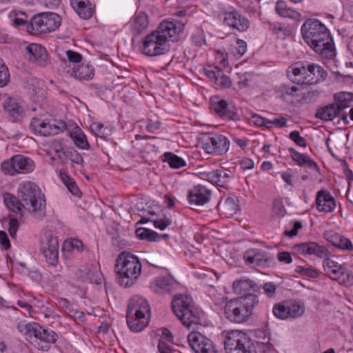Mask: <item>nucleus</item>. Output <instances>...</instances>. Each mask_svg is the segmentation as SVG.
<instances>
[{
    "label": "nucleus",
    "instance_id": "1",
    "mask_svg": "<svg viewBox=\"0 0 353 353\" xmlns=\"http://www.w3.org/2000/svg\"><path fill=\"white\" fill-rule=\"evenodd\" d=\"M301 30L304 41L317 54L326 59H332L335 56L332 37L320 21L308 19L302 25Z\"/></svg>",
    "mask_w": 353,
    "mask_h": 353
},
{
    "label": "nucleus",
    "instance_id": "2",
    "mask_svg": "<svg viewBox=\"0 0 353 353\" xmlns=\"http://www.w3.org/2000/svg\"><path fill=\"white\" fill-rule=\"evenodd\" d=\"M17 194L26 210L34 217L42 219L46 216L45 196L37 184L32 181H24L20 183Z\"/></svg>",
    "mask_w": 353,
    "mask_h": 353
},
{
    "label": "nucleus",
    "instance_id": "3",
    "mask_svg": "<svg viewBox=\"0 0 353 353\" xmlns=\"http://www.w3.org/2000/svg\"><path fill=\"white\" fill-rule=\"evenodd\" d=\"M172 309L182 324L188 329L195 330L201 325L203 313L195 305L192 299L186 295L177 294L172 301Z\"/></svg>",
    "mask_w": 353,
    "mask_h": 353
},
{
    "label": "nucleus",
    "instance_id": "4",
    "mask_svg": "<svg viewBox=\"0 0 353 353\" xmlns=\"http://www.w3.org/2000/svg\"><path fill=\"white\" fill-rule=\"evenodd\" d=\"M259 301L258 296L254 294L232 299L227 301L225 305V318L232 323H245L252 316L253 310Z\"/></svg>",
    "mask_w": 353,
    "mask_h": 353
},
{
    "label": "nucleus",
    "instance_id": "5",
    "mask_svg": "<svg viewBox=\"0 0 353 353\" xmlns=\"http://www.w3.org/2000/svg\"><path fill=\"white\" fill-rule=\"evenodd\" d=\"M116 269L119 285L127 288L137 281L141 274L142 265L137 256L123 251L117 259Z\"/></svg>",
    "mask_w": 353,
    "mask_h": 353
},
{
    "label": "nucleus",
    "instance_id": "6",
    "mask_svg": "<svg viewBox=\"0 0 353 353\" xmlns=\"http://www.w3.org/2000/svg\"><path fill=\"white\" fill-rule=\"evenodd\" d=\"M61 24V17L57 13L46 12L34 15L27 26L32 34H46L57 30Z\"/></svg>",
    "mask_w": 353,
    "mask_h": 353
},
{
    "label": "nucleus",
    "instance_id": "7",
    "mask_svg": "<svg viewBox=\"0 0 353 353\" xmlns=\"http://www.w3.org/2000/svg\"><path fill=\"white\" fill-rule=\"evenodd\" d=\"M225 348L227 353H257L250 338L240 330H232L228 334Z\"/></svg>",
    "mask_w": 353,
    "mask_h": 353
},
{
    "label": "nucleus",
    "instance_id": "8",
    "mask_svg": "<svg viewBox=\"0 0 353 353\" xmlns=\"http://www.w3.org/2000/svg\"><path fill=\"white\" fill-rule=\"evenodd\" d=\"M2 171L11 176L17 174H27L33 171L34 163L29 157L16 154L1 163Z\"/></svg>",
    "mask_w": 353,
    "mask_h": 353
},
{
    "label": "nucleus",
    "instance_id": "9",
    "mask_svg": "<svg viewBox=\"0 0 353 353\" xmlns=\"http://www.w3.org/2000/svg\"><path fill=\"white\" fill-rule=\"evenodd\" d=\"M323 270L327 276L340 285H347L351 282V274L345 263H340L330 258L323 261Z\"/></svg>",
    "mask_w": 353,
    "mask_h": 353
},
{
    "label": "nucleus",
    "instance_id": "10",
    "mask_svg": "<svg viewBox=\"0 0 353 353\" xmlns=\"http://www.w3.org/2000/svg\"><path fill=\"white\" fill-rule=\"evenodd\" d=\"M169 49L168 44L160 38L154 31L142 39L141 50L143 54L149 57H154L165 54Z\"/></svg>",
    "mask_w": 353,
    "mask_h": 353
},
{
    "label": "nucleus",
    "instance_id": "11",
    "mask_svg": "<svg viewBox=\"0 0 353 353\" xmlns=\"http://www.w3.org/2000/svg\"><path fill=\"white\" fill-rule=\"evenodd\" d=\"M41 250L46 261L56 265L59 259V241L58 236L51 230L45 232L41 245Z\"/></svg>",
    "mask_w": 353,
    "mask_h": 353
},
{
    "label": "nucleus",
    "instance_id": "12",
    "mask_svg": "<svg viewBox=\"0 0 353 353\" xmlns=\"http://www.w3.org/2000/svg\"><path fill=\"white\" fill-rule=\"evenodd\" d=\"M304 311V305L296 301H285L276 303L272 309L274 316L280 319L300 317L303 314Z\"/></svg>",
    "mask_w": 353,
    "mask_h": 353
},
{
    "label": "nucleus",
    "instance_id": "13",
    "mask_svg": "<svg viewBox=\"0 0 353 353\" xmlns=\"http://www.w3.org/2000/svg\"><path fill=\"white\" fill-rule=\"evenodd\" d=\"M188 341L196 353H217L213 342L200 332H192L188 336Z\"/></svg>",
    "mask_w": 353,
    "mask_h": 353
},
{
    "label": "nucleus",
    "instance_id": "14",
    "mask_svg": "<svg viewBox=\"0 0 353 353\" xmlns=\"http://www.w3.org/2000/svg\"><path fill=\"white\" fill-rule=\"evenodd\" d=\"M183 26L184 24L179 21L164 20L154 32L168 44L169 41H174L176 36L182 32Z\"/></svg>",
    "mask_w": 353,
    "mask_h": 353
},
{
    "label": "nucleus",
    "instance_id": "15",
    "mask_svg": "<svg viewBox=\"0 0 353 353\" xmlns=\"http://www.w3.org/2000/svg\"><path fill=\"white\" fill-rule=\"evenodd\" d=\"M230 147L229 140L221 134H212L204 143L203 148L208 154L222 155L226 153Z\"/></svg>",
    "mask_w": 353,
    "mask_h": 353
},
{
    "label": "nucleus",
    "instance_id": "16",
    "mask_svg": "<svg viewBox=\"0 0 353 353\" xmlns=\"http://www.w3.org/2000/svg\"><path fill=\"white\" fill-rule=\"evenodd\" d=\"M309 66V61H297L288 68L287 76L291 81L295 83L308 84Z\"/></svg>",
    "mask_w": 353,
    "mask_h": 353
},
{
    "label": "nucleus",
    "instance_id": "17",
    "mask_svg": "<svg viewBox=\"0 0 353 353\" xmlns=\"http://www.w3.org/2000/svg\"><path fill=\"white\" fill-rule=\"evenodd\" d=\"M293 250L300 254H314L323 261L330 259L331 252L325 246H321L315 242L302 243L294 245Z\"/></svg>",
    "mask_w": 353,
    "mask_h": 353
},
{
    "label": "nucleus",
    "instance_id": "18",
    "mask_svg": "<svg viewBox=\"0 0 353 353\" xmlns=\"http://www.w3.org/2000/svg\"><path fill=\"white\" fill-rule=\"evenodd\" d=\"M25 57L33 64L45 66L48 62V54L46 49L41 45L30 43L26 47Z\"/></svg>",
    "mask_w": 353,
    "mask_h": 353
},
{
    "label": "nucleus",
    "instance_id": "19",
    "mask_svg": "<svg viewBox=\"0 0 353 353\" xmlns=\"http://www.w3.org/2000/svg\"><path fill=\"white\" fill-rule=\"evenodd\" d=\"M244 259L248 264L261 268L269 267L273 260V257L266 252L260 249H250L244 254Z\"/></svg>",
    "mask_w": 353,
    "mask_h": 353
},
{
    "label": "nucleus",
    "instance_id": "20",
    "mask_svg": "<svg viewBox=\"0 0 353 353\" xmlns=\"http://www.w3.org/2000/svg\"><path fill=\"white\" fill-rule=\"evenodd\" d=\"M223 23L239 32H245L250 26L249 20L236 10L224 12Z\"/></svg>",
    "mask_w": 353,
    "mask_h": 353
},
{
    "label": "nucleus",
    "instance_id": "21",
    "mask_svg": "<svg viewBox=\"0 0 353 353\" xmlns=\"http://www.w3.org/2000/svg\"><path fill=\"white\" fill-rule=\"evenodd\" d=\"M203 179L212 184L227 188L230 180L234 177L233 172L230 170L219 169L202 173Z\"/></svg>",
    "mask_w": 353,
    "mask_h": 353
},
{
    "label": "nucleus",
    "instance_id": "22",
    "mask_svg": "<svg viewBox=\"0 0 353 353\" xmlns=\"http://www.w3.org/2000/svg\"><path fill=\"white\" fill-rule=\"evenodd\" d=\"M212 109L217 115L225 120H235L237 118V112L232 106H229L226 101L218 97L210 99Z\"/></svg>",
    "mask_w": 353,
    "mask_h": 353
},
{
    "label": "nucleus",
    "instance_id": "23",
    "mask_svg": "<svg viewBox=\"0 0 353 353\" xmlns=\"http://www.w3.org/2000/svg\"><path fill=\"white\" fill-rule=\"evenodd\" d=\"M212 191L207 187L198 185L188 192L189 203L194 205H204L211 199Z\"/></svg>",
    "mask_w": 353,
    "mask_h": 353
},
{
    "label": "nucleus",
    "instance_id": "24",
    "mask_svg": "<svg viewBox=\"0 0 353 353\" xmlns=\"http://www.w3.org/2000/svg\"><path fill=\"white\" fill-rule=\"evenodd\" d=\"M127 313L150 318V308L147 300L143 296H134L129 302Z\"/></svg>",
    "mask_w": 353,
    "mask_h": 353
},
{
    "label": "nucleus",
    "instance_id": "25",
    "mask_svg": "<svg viewBox=\"0 0 353 353\" xmlns=\"http://www.w3.org/2000/svg\"><path fill=\"white\" fill-rule=\"evenodd\" d=\"M249 120L254 125L258 127H265L267 129H271L272 128H282L285 126L287 123V119L283 117H274L272 119H268L255 113L250 114Z\"/></svg>",
    "mask_w": 353,
    "mask_h": 353
},
{
    "label": "nucleus",
    "instance_id": "26",
    "mask_svg": "<svg viewBox=\"0 0 353 353\" xmlns=\"http://www.w3.org/2000/svg\"><path fill=\"white\" fill-rule=\"evenodd\" d=\"M316 205L319 212L328 213L335 208L336 202L328 191L321 190L316 194Z\"/></svg>",
    "mask_w": 353,
    "mask_h": 353
},
{
    "label": "nucleus",
    "instance_id": "27",
    "mask_svg": "<svg viewBox=\"0 0 353 353\" xmlns=\"http://www.w3.org/2000/svg\"><path fill=\"white\" fill-rule=\"evenodd\" d=\"M232 288L233 292L236 294L245 293L246 295L251 294L250 291L257 292L259 290L257 284L254 281L246 277L235 280L233 283Z\"/></svg>",
    "mask_w": 353,
    "mask_h": 353
},
{
    "label": "nucleus",
    "instance_id": "28",
    "mask_svg": "<svg viewBox=\"0 0 353 353\" xmlns=\"http://www.w3.org/2000/svg\"><path fill=\"white\" fill-rule=\"evenodd\" d=\"M3 105L5 111L13 121H19L23 118L24 110L17 99L12 97L8 98L4 101Z\"/></svg>",
    "mask_w": 353,
    "mask_h": 353
},
{
    "label": "nucleus",
    "instance_id": "29",
    "mask_svg": "<svg viewBox=\"0 0 353 353\" xmlns=\"http://www.w3.org/2000/svg\"><path fill=\"white\" fill-rule=\"evenodd\" d=\"M70 5L75 12L83 19L92 17L94 9L89 0H70Z\"/></svg>",
    "mask_w": 353,
    "mask_h": 353
},
{
    "label": "nucleus",
    "instance_id": "30",
    "mask_svg": "<svg viewBox=\"0 0 353 353\" xmlns=\"http://www.w3.org/2000/svg\"><path fill=\"white\" fill-rule=\"evenodd\" d=\"M70 77L79 80H90L94 76V68L88 63H81L76 68H72L68 70Z\"/></svg>",
    "mask_w": 353,
    "mask_h": 353
},
{
    "label": "nucleus",
    "instance_id": "31",
    "mask_svg": "<svg viewBox=\"0 0 353 353\" xmlns=\"http://www.w3.org/2000/svg\"><path fill=\"white\" fill-rule=\"evenodd\" d=\"M288 151L290 152L291 158L297 165L300 166H305L312 170L319 172L320 168L309 157L301 154L293 148H289Z\"/></svg>",
    "mask_w": 353,
    "mask_h": 353
},
{
    "label": "nucleus",
    "instance_id": "32",
    "mask_svg": "<svg viewBox=\"0 0 353 353\" xmlns=\"http://www.w3.org/2000/svg\"><path fill=\"white\" fill-rule=\"evenodd\" d=\"M327 76V71L321 65L310 62L308 70V85L316 84L323 81Z\"/></svg>",
    "mask_w": 353,
    "mask_h": 353
},
{
    "label": "nucleus",
    "instance_id": "33",
    "mask_svg": "<svg viewBox=\"0 0 353 353\" xmlns=\"http://www.w3.org/2000/svg\"><path fill=\"white\" fill-rule=\"evenodd\" d=\"M83 272V281H88L90 283L101 284L102 281V274L99 270L98 264H91L88 265L83 270H81Z\"/></svg>",
    "mask_w": 353,
    "mask_h": 353
},
{
    "label": "nucleus",
    "instance_id": "34",
    "mask_svg": "<svg viewBox=\"0 0 353 353\" xmlns=\"http://www.w3.org/2000/svg\"><path fill=\"white\" fill-rule=\"evenodd\" d=\"M130 29L133 34H140L145 30L149 25L148 15L145 12L137 14L129 22Z\"/></svg>",
    "mask_w": 353,
    "mask_h": 353
},
{
    "label": "nucleus",
    "instance_id": "35",
    "mask_svg": "<svg viewBox=\"0 0 353 353\" xmlns=\"http://www.w3.org/2000/svg\"><path fill=\"white\" fill-rule=\"evenodd\" d=\"M276 12L282 17L292 19L295 21H300L301 14L292 8L288 7L286 2L283 0H279L275 6Z\"/></svg>",
    "mask_w": 353,
    "mask_h": 353
},
{
    "label": "nucleus",
    "instance_id": "36",
    "mask_svg": "<svg viewBox=\"0 0 353 353\" xmlns=\"http://www.w3.org/2000/svg\"><path fill=\"white\" fill-rule=\"evenodd\" d=\"M127 323L131 331L134 332H139L142 331L148 323V316L131 315L127 313Z\"/></svg>",
    "mask_w": 353,
    "mask_h": 353
},
{
    "label": "nucleus",
    "instance_id": "37",
    "mask_svg": "<svg viewBox=\"0 0 353 353\" xmlns=\"http://www.w3.org/2000/svg\"><path fill=\"white\" fill-rule=\"evenodd\" d=\"M174 344L173 336L167 328L161 330V338L158 344L159 353H172V345Z\"/></svg>",
    "mask_w": 353,
    "mask_h": 353
},
{
    "label": "nucleus",
    "instance_id": "38",
    "mask_svg": "<svg viewBox=\"0 0 353 353\" xmlns=\"http://www.w3.org/2000/svg\"><path fill=\"white\" fill-rule=\"evenodd\" d=\"M172 285V279L166 276L158 277L151 282L150 288L157 294H163L170 292Z\"/></svg>",
    "mask_w": 353,
    "mask_h": 353
},
{
    "label": "nucleus",
    "instance_id": "39",
    "mask_svg": "<svg viewBox=\"0 0 353 353\" xmlns=\"http://www.w3.org/2000/svg\"><path fill=\"white\" fill-rule=\"evenodd\" d=\"M4 203L6 207L13 212L19 213L20 216H23L24 210L26 208L19 197L17 198L10 193H6L4 194Z\"/></svg>",
    "mask_w": 353,
    "mask_h": 353
},
{
    "label": "nucleus",
    "instance_id": "40",
    "mask_svg": "<svg viewBox=\"0 0 353 353\" xmlns=\"http://www.w3.org/2000/svg\"><path fill=\"white\" fill-rule=\"evenodd\" d=\"M334 104L338 110H341L353 105V93L349 92H341L334 95Z\"/></svg>",
    "mask_w": 353,
    "mask_h": 353
},
{
    "label": "nucleus",
    "instance_id": "41",
    "mask_svg": "<svg viewBox=\"0 0 353 353\" xmlns=\"http://www.w3.org/2000/svg\"><path fill=\"white\" fill-rule=\"evenodd\" d=\"M238 201L236 196H228L224 201H221L218 207L221 208L226 216H231L239 210Z\"/></svg>",
    "mask_w": 353,
    "mask_h": 353
},
{
    "label": "nucleus",
    "instance_id": "42",
    "mask_svg": "<svg viewBox=\"0 0 353 353\" xmlns=\"http://www.w3.org/2000/svg\"><path fill=\"white\" fill-rule=\"evenodd\" d=\"M334 103H332L319 108L316 117L324 121H332L339 113Z\"/></svg>",
    "mask_w": 353,
    "mask_h": 353
},
{
    "label": "nucleus",
    "instance_id": "43",
    "mask_svg": "<svg viewBox=\"0 0 353 353\" xmlns=\"http://www.w3.org/2000/svg\"><path fill=\"white\" fill-rule=\"evenodd\" d=\"M42 330V326L37 323H31L25 325L21 332L23 333L26 339L31 342H37Z\"/></svg>",
    "mask_w": 353,
    "mask_h": 353
},
{
    "label": "nucleus",
    "instance_id": "44",
    "mask_svg": "<svg viewBox=\"0 0 353 353\" xmlns=\"http://www.w3.org/2000/svg\"><path fill=\"white\" fill-rule=\"evenodd\" d=\"M61 156L59 155V159L62 163L69 159L72 164L82 165L83 163V159L81 155L74 148H68L65 149V152H61Z\"/></svg>",
    "mask_w": 353,
    "mask_h": 353
},
{
    "label": "nucleus",
    "instance_id": "45",
    "mask_svg": "<svg viewBox=\"0 0 353 353\" xmlns=\"http://www.w3.org/2000/svg\"><path fill=\"white\" fill-rule=\"evenodd\" d=\"M52 128L63 132H78L81 130L78 125L73 121H68L67 123L62 120L53 119Z\"/></svg>",
    "mask_w": 353,
    "mask_h": 353
},
{
    "label": "nucleus",
    "instance_id": "46",
    "mask_svg": "<svg viewBox=\"0 0 353 353\" xmlns=\"http://www.w3.org/2000/svg\"><path fill=\"white\" fill-rule=\"evenodd\" d=\"M52 123L53 119L46 121V119L34 117L30 123V128L33 131V132H41L42 130L44 132L48 130H56V129L52 128L51 125Z\"/></svg>",
    "mask_w": 353,
    "mask_h": 353
},
{
    "label": "nucleus",
    "instance_id": "47",
    "mask_svg": "<svg viewBox=\"0 0 353 353\" xmlns=\"http://www.w3.org/2000/svg\"><path fill=\"white\" fill-rule=\"evenodd\" d=\"M57 334L51 330L45 329L42 327V330H41V334L39 335L38 341H40L41 343H44V345L41 346V349L43 350L48 349V343H54L57 339Z\"/></svg>",
    "mask_w": 353,
    "mask_h": 353
},
{
    "label": "nucleus",
    "instance_id": "48",
    "mask_svg": "<svg viewBox=\"0 0 353 353\" xmlns=\"http://www.w3.org/2000/svg\"><path fill=\"white\" fill-rule=\"evenodd\" d=\"M136 235L140 239L148 241H157L160 239L159 235L156 232L147 228L137 229Z\"/></svg>",
    "mask_w": 353,
    "mask_h": 353
},
{
    "label": "nucleus",
    "instance_id": "49",
    "mask_svg": "<svg viewBox=\"0 0 353 353\" xmlns=\"http://www.w3.org/2000/svg\"><path fill=\"white\" fill-rule=\"evenodd\" d=\"M276 91L280 94L281 98H285V96L296 97L299 91V88L295 85H290L285 83H281L276 87Z\"/></svg>",
    "mask_w": 353,
    "mask_h": 353
},
{
    "label": "nucleus",
    "instance_id": "50",
    "mask_svg": "<svg viewBox=\"0 0 353 353\" xmlns=\"http://www.w3.org/2000/svg\"><path fill=\"white\" fill-rule=\"evenodd\" d=\"M165 161L168 163L172 168L178 169L186 165L183 159L178 157L172 152H165L164 154Z\"/></svg>",
    "mask_w": 353,
    "mask_h": 353
},
{
    "label": "nucleus",
    "instance_id": "51",
    "mask_svg": "<svg viewBox=\"0 0 353 353\" xmlns=\"http://www.w3.org/2000/svg\"><path fill=\"white\" fill-rule=\"evenodd\" d=\"M247 51V43L242 39H236L235 43L231 46V53L235 57H242Z\"/></svg>",
    "mask_w": 353,
    "mask_h": 353
},
{
    "label": "nucleus",
    "instance_id": "52",
    "mask_svg": "<svg viewBox=\"0 0 353 353\" xmlns=\"http://www.w3.org/2000/svg\"><path fill=\"white\" fill-rule=\"evenodd\" d=\"M70 136L77 147L80 149H88L89 143L85 134H70Z\"/></svg>",
    "mask_w": 353,
    "mask_h": 353
},
{
    "label": "nucleus",
    "instance_id": "53",
    "mask_svg": "<svg viewBox=\"0 0 353 353\" xmlns=\"http://www.w3.org/2000/svg\"><path fill=\"white\" fill-rule=\"evenodd\" d=\"M65 54L69 63L73 65L72 68L79 65L82 61L81 54L77 52L68 50L65 52Z\"/></svg>",
    "mask_w": 353,
    "mask_h": 353
},
{
    "label": "nucleus",
    "instance_id": "54",
    "mask_svg": "<svg viewBox=\"0 0 353 353\" xmlns=\"http://www.w3.org/2000/svg\"><path fill=\"white\" fill-rule=\"evenodd\" d=\"M295 271L297 273H300L302 275L306 276H307L309 278H312V279H316V278L319 277V276L320 274V272L314 268H305V267L300 266V265H299L296 268Z\"/></svg>",
    "mask_w": 353,
    "mask_h": 353
},
{
    "label": "nucleus",
    "instance_id": "55",
    "mask_svg": "<svg viewBox=\"0 0 353 353\" xmlns=\"http://www.w3.org/2000/svg\"><path fill=\"white\" fill-rule=\"evenodd\" d=\"M59 305L65 310V312L70 316L76 317L80 316H77L78 314H79V312L74 311L71 305H70L69 301L65 299H61L58 301Z\"/></svg>",
    "mask_w": 353,
    "mask_h": 353
},
{
    "label": "nucleus",
    "instance_id": "56",
    "mask_svg": "<svg viewBox=\"0 0 353 353\" xmlns=\"http://www.w3.org/2000/svg\"><path fill=\"white\" fill-rule=\"evenodd\" d=\"M146 221L153 222L154 227L156 228H159L161 230H165L172 223L171 219L166 216H165L163 219H151L150 217H149Z\"/></svg>",
    "mask_w": 353,
    "mask_h": 353
},
{
    "label": "nucleus",
    "instance_id": "57",
    "mask_svg": "<svg viewBox=\"0 0 353 353\" xmlns=\"http://www.w3.org/2000/svg\"><path fill=\"white\" fill-rule=\"evenodd\" d=\"M338 241L339 243H337L335 247L343 250H353V244L349 239L341 235Z\"/></svg>",
    "mask_w": 353,
    "mask_h": 353
},
{
    "label": "nucleus",
    "instance_id": "58",
    "mask_svg": "<svg viewBox=\"0 0 353 353\" xmlns=\"http://www.w3.org/2000/svg\"><path fill=\"white\" fill-rule=\"evenodd\" d=\"M9 80V73L7 67L5 66L3 60L0 59V87L6 85Z\"/></svg>",
    "mask_w": 353,
    "mask_h": 353
},
{
    "label": "nucleus",
    "instance_id": "59",
    "mask_svg": "<svg viewBox=\"0 0 353 353\" xmlns=\"http://www.w3.org/2000/svg\"><path fill=\"white\" fill-rule=\"evenodd\" d=\"M19 227V223L18 220L12 216H10L9 225H8V232L12 239H16L17 231Z\"/></svg>",
    "mask_w": 353,
    "mask_h": 353
},
{
    "label": "nucleus",
    "instance_id": "60",
    "mask_svg": "<svg viewBox=\"0 0 353 353\" xmlns=\"http://www.w3.org/2000/svg\"><path fill=\"white\" fill-rule=\"evenodd\" d=\"M192 43L196 46L201 47L205 44V39L204 34L202 31L199 30L192 35L191 37Z\"/></svg>",
    "mask_w": 353,
    "mask_h": 353
},
{
    "label": "nucleus",
    "instance_id": "61",
    "mask_svg": "<svg viewBox=\"0 0 353 353\" xmlns=\"http://www.w3.org/2000/svg\"><path fill=\"white\" fill-rule=\"evenodd\" d=\"M215 84L221 88H229L231 85V81L228 76L220 70V75L215 80Z\"/></svg>",
    "mask_w": 353,
    "mask_h": 353
},
{
    "label": "nucleus",
    "instance_id": "62",
    "mask_svg": "<svg viewBox=\"0 0 353 353\" xmlns=\"http://www.w3.org/2000/svg\"><path fill=\"white\" fill-rule=\"evenodd\" d=\"M340 236L341 234L333 231H327L324 233V238L334 246L339 243Z\"/></svg>",
    "mask_w": 353,
    "mask_h": 353
},
{
    "label": "nucleus",
    "instance_id": "63",
    "mask_svg": "<svg viewBox=\"0 0 353 353\" xmlns=\"http://www.w3.org/2000/svg\"><path fill=\"white\" fill-rule=\"evenodd\" d=\"M216 60L222 66H227L228 65V53L225 51L217 50L216 52Z\"/></svg>",
    "mask_w": 353,
    "mask_h": 353
},
{
    "label": "nucleus",
    "instance_id": "64",
    "mask_svg": "<svg viewBox=\"0 0 353 353\" xmlns=\"http://www.w3.org/2000/svg\"><path fill=\"white\" fill-rule=\"evenodd\" d=\"M273 211L279 216H283L285 214V208L282 202L279 200H274L273 202Z\"/></svg>",
    "mask_w": 353,
    "mask_h": 353
}]
</instances>
